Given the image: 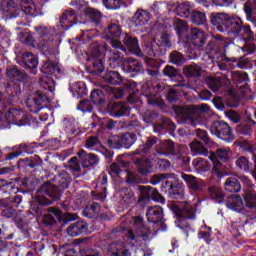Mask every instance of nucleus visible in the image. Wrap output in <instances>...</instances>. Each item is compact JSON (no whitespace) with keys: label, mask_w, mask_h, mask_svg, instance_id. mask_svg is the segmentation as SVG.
I'll return each mask as SVG.
<instances>
[{"label":"nucleus","mask_w":256,"mask_h":256,"mask_svg":"<svg viewBox=\"0 0 256 256\" xmlns=\"http://www.w3.org/2000/svg\"><path fill=\"white\" fill-rule=\"evenodd\" d=\"M35 31L39 37L38 49L46 57L42 67L41 73L46 77L51 75H60L61 68L57 63V55H59V46L63 41L65 33V12L59 17L56 26L49 28L47 26H37Z\"/></svg>","instance_id":"nucleus-1"},{"label":"nucleus","mask_w":256,"mask_h":256,"mask_svg":"<svg viewBox=\"0 0 256 256\" xmlns=\"http://www.w3.org/2000/svg\"><path fill=\"white\" fill-rule=\"evenodd\" d=\"M55 186L51 182H45L38 190L37 196L30 204V210L33 215L39 216L43 214L42 207L53 205L55 201H59L63 195V184Z\"/></svg>","instance_id":"nucleus-2"},{"label":"nucleus","mask_w":256,"mask_h":256,"mask_svg":"<svg viewBox=\"0 0 256 256\" xmlns=\"http://www.w3.org/2000/svg\"><path fill=\"white\" fill-rule=\"evenodd\" d=\"M175 152V142L173 140L159 139L157 136H148L146 140L139 145L135 151L136 155H155L158 157H169V155Z\"/></svg>","instance_id":"nucleus-3"},{"label":"nucleus","mask_w":256,"mask_h":256,"mask_svg":"<svg viewBox=\"0 0 256 256\" xmlns=\"http://www.w3.org/2000/svg\"><path fill=\"white\" fill-rule=\"evenodd\" d=\"M20 6L15 5L13 0H2L1 9L6 13L8 19H21V21L27 20V15L35 17L37 7L33 0H18Z\"/></svg>","instance_id":"nucleus-4"},{"label":"nucleus","mask_w":256,"mask_h":256,"mask_svg":"<svg viewBox=\"0 0 256 256\" xmlns=\"http://www.w3.org/2000/svg\"><path fill=\"white\" fill-rule=\"evenodd\" d=\"M103 51H101V45L98 42L90 44L85 70L92 77H101L105 73V61H103Z\"/></svg>","instance_id":"nucleus-5"},{"label":"nucleus","mask_w":256,"mask_h":256,"mask_svg":"<svg viewBox=\"0 0 256 256\" xmlns=\"http://www.w3.org/2000/svg\"><path fill=\"white\" fill-rule=\"evenodd\" d=\"M208 194L213 201H216V203H225L227 209H230V211L242 214L245 211V203L243 202L241 195L231 194L225 200V192L217 186L208 187Z\"/></svg>","instance_id":"nucleus-6"},{"label":"nucleus","mask_w":256,"mask_h":256,"mask_svg":"<svg viewBox=\"0 0 256 256\" xmlns=\"http://www.w3.org/2000/svg\"><path fill=\"white\" fill-rule=\"evenodd\" d=\"M159 117V113L155 110H148L146 111L143 116L142 120L144 123H147V125H153L154 133H157L158 135H166L167 131H175L177 129V125L173 123L171 118L162 117L161 122L157 123Z\"/></svg>","instance_id":"nucleus-7"},{"label":"nucleus","mask_w":256,"mask_h":256,"mask_svg":"<svg viewBox=\"0 0 256 256\" xmlns=\"http://www.w3.org/2000/svg\"><path fill=\"white\" fill-rule=\"evenodd\" d=\"M170 211L173 215L178 218L179 229H190L191 224L187 222V219H196L197 218V206L186 203L182 206L179 204H170Z\"/></svg>","instance_id":"nucleus-8"},{"label":"nucleus","mask_w":256,"mask_h":256,"mask_svg":"<svg viewBox=\"0 0 256 256\" xmlns=\"http://www.w3.org/2000/svg\"><path fill=\"white\" fill-rule=\"evenodd\" d=\"M173 47V42H171V36L168 33H162L160 39L152 40L146 46V53L148 57H161L167 53V49Z\"/></svg>","instance_id":"nucleus-9"},{"label":"nucleus","mask_w":256,"mask_h":256,"mask_svg":"<svg viewBox=\"0 0 256 256\" xmlns=\"http://www.w3.org/2000/svg\"><path fill=\"white\" fill-rule=\"evenodd\" d=\"M6 75L14 85L11 88L12 97H19L21 93H23V88H21V84L25 85L26 81H29V75L25 73L23 70L19 69V66L14 65L7 69Z\"/></svg>","instance_id":"nucleus-10"},{"label":"nucleus","mask_w":256,"mask_h":256,"mask_svg":"<svg viewBox=\"0 0 256 256\" xmlns=\"http://www.w3.org/2000/svg\"><path fill=\"white\" fill-rule=\"evenodd\" d=\"M112 47L114 49H119L124 53H132L133 55H137V57H141V47L139 46V39L132 34L125 33L121 41H112Z\"/></svg>","instance_id":"nucleus-11"},{"label":"nucleus","mask_w":256,"mask_h":256,"mask_svg":"<svg viewBox=\"0 0 256 256\" xmlns=\"http://www.w3.org/2000/svg\"><path fill=\"white\" fill-rule=\"evenodd\" d=\"M210 133L211 135H214V137H217L226 143H233V141H235L233 128L223 120H216L212 122L210 125Z\"/></svg>","instance_id":"nucleus-12"},{"label":"nucleus","mask_w":256,"mask_h":256,"mask_svg":"<svg viewBox=\"0 0 256 256\" xmlns=\"http://www.w3.org/2000/svg\"><path fill=\"white\" fill-rule=\"evenodd\" d=\"M160 189L164 193H168L171 199H184L185 190L181 183H179V178H177V174L173 173L172 177L169 180H165L163 184H161Z\"/></svg>","instance_id":"nucleus-13"},{"label":"nucleus","mask_w":256,"mask_h":256,"mask_svg":"<svg viewBox=\"0 0 256 256\" xmlns=\"http://www.w3.org/2000/svg\"><path fill=\"white\" fill-rule=\"evenodd\" d=\"M231 153V149L229 148H219L215 151V153L209 156L210 161H212V173L217 177H221L223 175V163H227L229 161V155Z\"/></svg>","instance_id":"nucleus-14"},{"label":"nucleus","mask_w":256,"mask_h":256,"mask_svg":"<svg viewBox=\"0 0 256 256\" xmlns=\"http://www.w3.org/2000/svg\"><path fill=\"white\" fill-rule=\"evenodd\" d=\"M225 40L223 36L217 35L212 38L206 46V55L212 61H219L225 55Z\"/></svg>","instance_id":"nucleus-15"},{"label":"nucleus","mask_w":256,"mask_h":256,"mask_svg":"<svg viewBox=\"0 0 256 256\" xmlns=\"http://www.w3.org/2000/svg\"><path fill=\"white\" fill-rule=\"evenodd\" d=\"M146 217L148 219V223L155 225V233H159V231H167V224H165V219H163L165 214L163 213V208L161 206L148 208Z\"/></svg>","instance_id":"nucleus-16"},{"label":"nucleus","mask_w":256,"mask_h":256,"mask_svg":"<svg viewBox=\"0 0 256 256\" xmlns=\"http://www.w3.org/2000/svg\"><path fill=\"white\" fill-rule=\"evenodd\" d=\"M5 119L8 123L18 127H26V125H31L35 121L34 118L29 117V115L17 108H10L5 114Z\"/></svg>","instance_id":"nucleus-17"},{"label":"nucleus","mask_w":256,"mask_h":256,"mask_svg":"<svg viewBox=\"0 0 256 256\" xmlns=\"http://www.w3.org/2000/svg\"><path fill=\"white\" fill-rule=\"evenodd\" d=\"M138 191H140V197L138 203H151L155 201L156 203H165V198L159 193V190L151 186H138Z\"/></svg>","instance_id":"nucleus-18"},{"label":"nucleus","mask_w":256,"mask_h":256,"mask_svg":"<svg viewBox=\"0 0 256 256\" xmlns=\"http://www.w3.org/2000/svg\"><path fill=\"white\" fill-rule=\"evenodd\" d=\"M137 141V134L133 132H126L118 136L117 140H108V145L112 149H131Z\"/></svg>","instance_id":"nucleus-19"},{"label":"nucleus","mask_w":256,"mask_h":256,"mask_svg":"<svg viewBox=\"0 0 256 256\" xmlns=\"http://www.w3.org/2000/svg\"><path fill=\"white\" fill-rule=\"evenodd\" d=\"M244 212L242 215L251 219V221L256 219V192L255 190H245L244 195Z\"/></svg>","instance_id":"nucleus-20"},{"label":"nucleus","mask_w":256,"mask_h":256,"mask_svg":"<svg viewBox=\"0 0 256 256\" xmlns=\"http://www.w3.org/2000/svg\"><path fill=\"white\" fill-rule=\"evenodd\" d=\"M49 101H51L49 97L38 90L32 99L29 98L26 101V107L31 113H39L43 108V103H49Z\"/></svg>","instance_id":"nucleus-21"},{"label":"nucleus","mask_w":256,"mask_h":256,"mask_svg":"<svg viewBox=\"0 0 256 256\" xmlns=\"http://www.w3.org/2000/svg\"><path fill=\"white\" fill-rule=\"evenodd\" d=\"M15 234L14 233H10V234H5V232L3 231V229L0 228V251H9V255L8 256H21V252L18 251L17 249H13L14 244L13 242H7V241H11V239H14ZM5 239V240H3Z\"/></svg>","instance_id":"nucleus-22"},{"label":"nucleus","mask_w":256,"mask_h":256,"mask_svg":"<svg viewBox=\"0 0 256 256\" xmlns=\"http://www.w3.org/2000/svg\"><path fill=\"white\" fill-rule=\"evenodd\" d=\"M231 15L223 12H213L210 14V23L216 27L217 31L220 33H225L227 31V23Z\"/></svg>","instance_id":"nucleus-23"},{"label":"nucleus","mask_w":256,"mask_h":256,"mask_svg":"<svg viewBox=\"0 0 256 256\" xmlns=\"http://www.w3.org/2000/svg\"><path fill=\"white\" fill-rule=\"evenodd\" d=\"M108 113L115 119H121L131 115V107L125 102H114L109 106Z\"/></svg>","instance_id":"nucleus-24"},{"label":"nucleus","mask_w":256,"mask_h":256,"mask_svg":"<svg viewBox=\"0 0 256 256\" xmlns=\"http://www.w3.org/2000/svg\"><path fill=\"white\" fill-rule=\"evenodd\" d=\"M77 157L83 169H89V167H97V165H99V156L95 153H89L81 149L77 152Z\"/></svg>","instance_id":"nucleus-25"},{"label":"nucleus","mask_w":256,"mask_h":256,"mask_svg":"<svg viewBox=\"0 0 256 256\" xmlns=\"http://www.w3.org/2000/svg\"><path fill=\"white\" fill-rule=\"evenodd\" d=\"M162 75L167 77L169 81H177L176 87H189V84L183 83L184 78L181 75V71L174 66L166 65L162 71Z\"/></svg>","instance_id":"nucleus-26"},{"label":"nucleus","mask_w":256,"mask_h":256,"mask_svg":"<svg viewBox=\"0 0 256 256\" xmlns=\"http://www.w3.org/2000/svg\"><path fill=\"white\" fill-rule=\"evenodd\" d=\"M124 35L121 25L117 23H110L104 30V37L109 39L111 45H113V41H121Z\"/></svg>","instance_id":"nucleus-27"},{"label":"nucleus","mask_w":256,"mask_h":256,"mask_svg":"<svg viewBox=\"0 0 256 256\" xmlns=\"http://www.w3.org/2000/svg\"><path fill=\"white\" fill-rule=\"evenodd\" d=\"M53 141H57V138L53 139V140H46L44 142H32L30 144H20L18 146V149L20 151H22V153H27L28 155H33V153H35L37 151V149H39V147L41 149H49V147H51V143H53Z\"/></svg>","instance_id":"nucleus-28"},{"label":"nucleus","mask_w":256,"mask_h":256,"mask_svg":"<svg viewBox=\"0 0 256 256\" xmlns=\"http://www.w3.org/2000/svg\"><path fill=\"white\" fill-rule=\"evenodd\" d=\"M68 91L71 93L74 99H83L89 95V89L87 88V84L83 81H78L74 83H70L68 87Z\"/></svg>","instance_id":"nucleus-29"},{"label":"nucleus","mask_w":256,"mask_h":256,"mask_svg":"<svg viewBox=\"0 0 256 256\" xmlns=\"http://www.w3.org/2000/svg\"><path fill=\"white\" fill-rule=\"evenodd\" d=\"M186 38L194 47H203L207 43V35L199 28H192Z\"/></svg>","instance_id":"nucleus-30"},{"label":"nucleus","mask_w":256,"mask_h":256,"mask_svg":"<svg viewBox=\"0 0 256 256\" xmlns=\"http://www.w3.org/2000/svg\"><path fill=\"white\" fill-rule=\"evenodd\" d=\"M41 165H43V160L39 156L22 158L18 161V169H22V171H33V169H37Z\"/></svg>","instance_id":"nucleus-31"},{"label":"nucleus","mask_w":256,"mask_h":256,"mask_svg":"<svg viewBox=\"0 0 256 256\" xmlns=\"http://www.w3.org/2000/svg\"><path fill=\"white\" fill-rule=\"evenodd\" d=\"M134 165L137 167L138 173L143 177L149 175V173H151V169H153V162H151V159L146 156L134 158Z\"/></svg>","instance_id":"nucleus-32"},{"label":"nucleus","mask_w":256,"mask_h":256,"mask_svg":"<svg viewBox=\"0 0 256 256\" xmlns=\"http://www.w3.org/2000/svg\"><path fill=\"white\" fill-rule=\"evenodd\" d=\"M253 161L254 164L249 162L247 157L241 156L236 160V166L242 171H245V173H250L256 179V154H253Z\"/></svg>","instance_id":"nucleus-33"},{"label":"nucleus","mask_w":256,"mask_h":256,"mask_svg":"<svg viewBox=\"0 0 256 256\" xmlns=\"http://www.w3.org/2000/svg\"><path fill=\"white\" fill-rule=\"evenodd\" d=\"M21 65L22 67H24V69H29V73H31L32 75H37L39 60L37 59V57H35V55H33L32 52H25L24 54H22Z\"/></svg>","instance_id":"nucleus-34"},{"label":"nucleus","mask_w":256,"mask_h":256,"mask_svg":"<svg viewBox=\"0 0 256 256\" xmlns=\"http://www.w3.org/2000/svg\"><path fill=\"white\" fill-rule=\"evenodd\" d=\"M181 177L186 183L188 189H190L193 193H203V184L201 183L200 179L186 173H182Z\"/></svg>","instance_id":"nucleus-35"},{"label":"nucleus","mask_w":256,"mask_h":256,"mask_svg":"<svg viewBox=\"0 0 256 256\" xmlns=\"http://www.w3.org/2000/svg\"><path fill=\"white\" fill-rule=\"evenodd\" d=\"M84 16L94 27H99L103 19V13L96 8L86 6L84 9Z\"/></svg>","instance_id":"nucleus-36"},{"label":"nucleus","mask_w":256,"mask_h":256,"mask_svg":"<svg viewBox=\"0 0 256 256\" xmlns=\"http://www.w3.org/2000/svg\"><path fill=\"white\" fill-rule=\"evenodd\" d=\"M87 231H89V224L83 221L74 222L66 229V233L70 237H79V235H83V233H87Z\"/></svg>","instance_id":"nucleus-37"},{"label":"nucleus","mask_w":256,"mask_h":256,"mask_svg":"<svg viewBox=\"0 0 256 256\" xmlns=\"http://www.w3.org/2000/svg\"><path fill=\"white\" fill-rule=\"evenodd\" d=\"M21 155H23V150H20L19 146L4 148L3 151H1L0 163L15 161V159H19Z\"/></svg>","instance_id":"nucleus-38"},{"label":"nucleus","mask_w":256,"mask_h":256,"mask_svg":"<svg viewBox=\"0 0 256 256\" xmlns=\"http://www.w3.org/2000/svg\"><path fill=\"white\" fill-rule=\"evenodd\" d=\"M241 31H243V20L238 16H230L225 33L228 35L232 33V35L237 37Z\"/></svg>","instance_id":"nucleus-39"},{"label":"nucleus","mask_w":256,"mask_h":256,"mask_svg":"<svg viewBox=\"0 0 256 256\" xmlns=\"http://www.w3.org/2000/svg\"><path fill=\"white\" fill-rule=\"evenodd\" d=\"M102 81L108 85H121L124 79L119 72L115 70H106L102 75Z\"/></svg>","instance_id":"nucleus-40"},{"label":"nucleus","mask_w":256,"mask_h":256,"mask_svg":"<svg viewBox=\"0 0 256 256\" xmlns=\"http://www.w3.org/2000/svg\"><path fill=\"white\" fill-rule=\"evenodd\" d=\"M134 229L137 230V233L142 237L144 241L149 239V228L145 224V220L141 216H134L133 218Z\"/></svg>","instance_id":"nucleus-41"},{"label":"nucleus","mask_w":256,"mask_h":256,"mask_svg":"<svg viewBox=\"0 0 256 256\" xmlns=\"http://www.w3.org/2000/svg\"><path fill=\"white\" fill-rule=\"evenodd\" d=\"M151 16L149 11L139 9L135 12L134 16L132 17V21L136 27H143L146 23H149Z\"/></svg>","instance_id":"nucleus-42"},{"label":"nucleus","mask_w":256,"mask_h":256,"mask_svg":"<svg viewBox=\"0 0 256 256\" xmlns=\"http://www.w3.org/2000/svg\"><path fill=\"white\" fill-rule=\"evenodd\" d=\"M123 71L130 73V77H135L136 75H139L141 71H143V63L132 60L131 62H127L123 65Z\"/></svg>","instance_id":"nucleus-43"},{"label":"nucleus","mask_w":256,"mask_h":256,"mask_svg":"<svg viewBox=\"0 0 256 256\" xmlns=\"http://www.w3.org/2000/svg\"><path fill=\"white\" fill-rule=\"evenodd\" d=\"M224 189L227 193H239L241 191V181L237 177H229L224 183Z\"/></svg>","instance_id":"nucleus-44"},{"label":"nucleus","mask_w":256,"mask_h":256,"mask_svg":"<svg viewBox=\"0 0 256 256\" xmlns=\"http://www.w3.org/2000/svg\"><path fill=\"white\" fill-rule=\"evenodd\" d=\"M188 20L191 21L193 25H198L200 27L201 25L207 24V15L205 14V12L199 11L194 8Z\"/></svg>","instance_id":"nucleus-45"},{"label":"nucleus","mask_w":256,"mask_h":256,"mask_svg":"<svg viewBox=\"0 0 256 256\" xmlns=\"http://www.w3.org/2000/svg\"><path fill=\"white\" fill-rule=\"evenodd\" d=\"M108 254L111 256H131V252L127 248H121L119 243L112 242L108 245Z\"/></svg>","instance_id":"nucleus-46"},{"label":"nucleus","mask_w":256,"mask_h":256,"mask_svg":"<svg viewBox=\"0 0 256 256\" xmlns=\"http://www.w3.org/2000/svg\"><path fill=\"white\" fill-rule=\"evenodd\" d=\"M193 6H191V3L189 2H183L181 4H178L176 7V15L178 17H182L184 19H189L191 17V13H193Z\"/></svg>","instance_id":"nucleus-47"},{"label":"nucleus","mask_w":256,"mask_h":256,"mask_svg":"<svg viewBox=\"0 0 256 256\" xmlns=\"http://www.w3.org/2000/svg\"><path fill=\"white\" fill-rule=\"evenodd\" d=\"M183 74L188 79H195L197 77H201V67H199V65L195 63L186 65L183 67Z\"/></svg>","instance_id":"nucleus-48"},{"label":"nucleus","mask_w":256,"mask_h":256,"mask_svg":"<svg viewBox=\"0 0 256 256\" xmlns=\"http://www.w3.org/2000/svg\"><path fill=\"white\" fill-rule=\"evenodd\" d=\"M192 167L198 173H207L211 169V164L206 159L198 157L192 161Z\"/></svg>","instance_id":"nucleus-49"},{"label":"nucleus","mask_w":256,"mask_h":256,"mask_svg":"<svg viewBox=\"0 0 256 256\" xmlns=\"http://www.w3.org/2000/svg\"><path fill=\"white\" fill-rule=\"evenodd\" d=\"M174 31H176L178 39H183L187 37V31H189V25H187V22L181 19H176L174 22Z\"/></svg>","instance_id":"nucleus-50"},{"label":"nucleus","mask_w":256,"mask_h":256,"mask_svg":"<svg viewBox=\"0 0 256 256\" xmlns=\"http://www.w3.org/2000/svg\"><path fill=\"white\" fill-rule=\"evenodd\" d=\"M90 101L93 105H103L106 101L105 92L99 88L93 89L90 93Z\"/></svg>","instance_id":"nucleus-51"},{"label":"nucleus","mask_w":256,"mask_h":256,"mask_svg":"<svg viewBox=\"0 0 256 256\" xmlns=\"http://www.w3.org/2000/svg\"><path fill=\"white\" fill-rule=\"evenodd\" d=\"M232 80L237 85V87H239V89H243V86L239 85H241V83L247 85V81H249V75L247 72L235 71L232 73Z\"/></svg>","instance_id":"nucleus-52"},{"label":"nucleus","mask_w":256,"mask_h":256,"mask_svg":"<svg viewBox=\"0 0 256 256\" xmlns=\"http://www.w3.org/2000/svg\"><path fill=\"white\" fill-rule=\"evenodd\" d=\"M160 69H161V63H159L156 60H150L148 62V68L146 69V73L150 77L157 79V77H159Z\"/></svg>","instance_id":"nucleus-53"},{"label":"nucleus","mask_w":256,"mask_h":256,"mask_svg":"<svg viewBox=\"0 0 256 256\" xmlns=\"http://www.w3.org/2000/svg\"><path fill=\"white\" fill-rule=\"evenodd\" d=\"M186 61L187 59H185V56L177 50H174L169 54V63H172V65L180 67V65H183Z\"/></svg>","instance_id":"nucleus-54"},{"label":"nucleus","mask_w":256,"mask_h":256,"mask_svg":"<svg viewBox=\"0 0 256 256\" xmlns=\"http://www.w3.org/2000/svg\"><path fill=\"white\" fill-rule=\"evenodd\" d=\"M250 124H240L237 128V133L239 135H245V137H251L253 133V125L256 124L254 120H249Z\"/></svg>","instance_id":"nucleus-55"},{"label":"nucleus","mask_w":256,"mask_h":256,"mask_svg":"<svg viewBox=\"0 0 256 256\" xmlns=\"http://www.w3.org/2000/svg\"><path fill=\"white\" fill-rule=\"evenodd\" d=\"M77 110L82 113H92L93 112V102L89 99H82L77 104Z\"/></svg>","instance_id":"nucleus-56"},{"label":"nucleus","mask_w":256,"mask_h":256,"mask_svg":"<svg viewBox=\"0 0 256 256\" xmlns=\"http://www.w3.org/2000/svg\"><path fill=\"white\" fill-rule=\"evenodd\" d=\"M206 85L208 86L211 91L214 93H217L219 91V88L221 87V80L217 77L208 76L206 77Z\"/></svg>","instance_id":"nucleus-57"},{"label":"nucleus","mask_w":256,"mask_h":256,"mask_svg":"<svg viewBox=\"0 0 256 256\" xmlns=\"http://www.w3.org/2000/svg\"><path fill=\"white\" fill-rule=\"evenodd\" d=\"M173 176V173H163V174H156L151 177L150 183L151 185H159V183H163L165 181H169V178Z\"/></svg>","instance_id":"nucleus-58"},{"label":"nucleus","mask_w":256,"mask_h":256,"mask_svg":"<svg viewBox=\"0 0 256 256\" xmlns=\"http://www.w3.org/2000/svg\"><path fill=\"white\" fill-rule=\"evenodd\" d=\"M179 99H181V92L175 89H169L166 93V100L168 103L175 105V103H179Z\"/></svg>","instance_id":"nucleus-59"},{"label":"nucleus","mask_w":256,"mask_h":256,"mask_svg":"<svg viewBox=\"0 0 256 256\" xmlns=\"http://www.w3.org/2000/svg\"><path fill=\"white\" fill-rule=\"evenodd\" d=\"M102 4L110 11H117L123 7V0H102Z\"/></svg>","instance_id":"nucleus-60"},{"label":"nucleus","mask_w":256,"mask_h":256,"mask_svg":"<svg viewBox=\"0 0 256 256\" xmlns=\"http://www.w3.org/2000/svg\"><path fill=\"white\" fill-rule=\"evenodd\" d=\"M65 17H66V23H71L70 25L65 26V31L68 29H71L73 25L77 23V14L75 13V10H66L65 11Z\"/></svg>","instance_id":"nucleus-61"},{"label":"nucleus","mask_w":256,"mask_h":256,"mask_svg":"<svg viewBox=\"0 0 256 256\" xmlns=\"http://www.w3.org/2000/svg\"><path fill=\"white\" fill-rule=\"evenodd\" d=\"M68 164L65 165L66 169H70V171H81V162L79 161V157L74 156L70 158L67 162Z\"/></svg>","instance_id":"nucleus-62"},{"label":"nucleus","mask_w":256,"mask_h":256,"mask_svg":"<svg viewBox=\"0 0 256 256\" xmlns=\"http://www.w3.org/2000/svg\"><path fill=\"white\" fill-rule=\"evenodd\" d=\"M121 63H123V56H120L117 53L113 54L108 59V65L111 69H117V67L121 66Z\"/></svg>","instance_id":"nucleus-63"},{"label":"nucleus","mask_w":256,"mask_h":256,"mask_svg":"<svg viewBox=\"0 0 256 256\" xmlns=\"http://www.w3.org/2000/svg\"><path fill=\"white\" fill-rule=\"evenodd\" d=\"M238 147L244 152V153H252V155H255V148L253 147V144L249 140H241L238 142Z\"/></svg>","instance_id":"nucleus-64"}]
</instances>
